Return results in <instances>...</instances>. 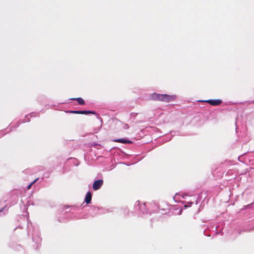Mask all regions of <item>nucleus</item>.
Masks as SVG:
<instances>
[{"label": "nucleus", "instance_id": "nucleus-9", "mask_svg": "<svg viewBox=\"0 0 254 254\" xmlns=\"http://www.w3.org/2000/svg\"><path fill=\"white\" fill-rule=\"evenodd\" d=\"M38 180V178L36 179V180H35L34 181H33L30 184H29L27 187V190H29L31 186L34 184Z\"/></svg>", "mask_w": 254, "mask_h": 254}, {"label": "nucleus", "instance_id": "nucleus-2", "mask_svg": "<svg viewBox=\"0 0 254 254\" xmlns=\"http://www.w3.org/2000/svg\"><path fill=\"white\" fill-rule=\"evenodd\" d=\"M103 185V180H98L95 181L93 184V189L97 190L101 188Z\"/></svg>", "mask_w": 254, "mask_h": 254}, {"label": "nucleus", "instance_id": "nucleus-12", "mask_svg": "<svg viewBox=\"0 0 254 254\" xmlns=\"http://www.w3.org/2000/svg\"><path fill=\"white\" fill-rule=\"evenodd\" d=\"M253 103H254V101H251V102L249 103V104H253Z\"/></svg>", "mask_w": 254, "mask_h": 254}, {"label": "nucleus", "instance_id": "nucleus-8", "mask_svg": "<svg viewBox=\"0 0 254 254\" xmlns=\"http://www.w3.org/2000/svg\"><path fill=\"white\" fill-rule=\"evenodd\" d=\"M95 114V112L92 111H81L80 114Z\"/></svg>", "mask_w": 254, "mask_h": 254}, {"label": "nucleus", "instance_id": "nucleus-3", "mask_svg": "<svg viewBox=\"0 0 254 254\" xmlns=\"http://www.w3.org/2000/svg\"><path fill=\"white\" fill-rule=\"evenodd\" d=\"M205 102L210 104L212 106H218L222 103V100L220 99L208 100Z\"/></svg>", "mask_w": 254, "mask_h": 254}, {"label": "nucleus", "instance_id": "nucleus-11", "mask_svg": "<svg viewBox=\"0 0 254 254\" xmlns=\"http://www.w3.org/2000/svg\"><path fill=\"white\" fill-rule=\"evenodd\" d=\"M129 128V126L127 124H125L124 126V129H128Z\"/></svg>", "mask_w": 254, "mask_h": 254}, {"label": "nucleus", "instance_id": "nucleus-1", "mask_svg": "<svg viewBox=\"0 0 254 254\" xmlns=\"http://www.w3.org/2000/svg\"><path fill=\"white\" fill-rule=\"evenodd\" d=\"M162 102H169L173 101L176 98V96L175 95H168V94H163Z\"/></svg>", "mask_w": 254, "mask_h": 254}, {"label": "nucleus", "instance_id": "nucleus-6", "mask_svg": "<svg viewBox=\"0 0 254 254\" xmlns=\"http://www.w3.org/2000/svg\"><path fill=\"white\" fill-rule=\"evenodd\" d=\"M91 199H92V194L90 192H88L86 193V196L85 198V202L87 204H89L91 202Z\"/></svg>", "mask_w": 254, "mask_h": 254}, {"label": "nucleus", "instance_id": "nucleus-7", "mask_svg": "<svg viewBox=\"0 0 254 254\" xmlns=\"http://www.w3.org/2000/svg\"><path fill=\"white\" fill-rule=\"evenodd\" d=\"M72 99L78 102V104H79V105H83L85 104L84 101L81 97H78V98H73Z\"/></svg>", "mask_w": 254, "mask_h": 254}, {"label": "nucleus", "instance_id": "nucleus-10", "mask_svg": "<svg viewBox=\"0 0 254 254\" xmlns=\"http://www.w3.org/2000/svg\"><path fill=\"white\" fill-rule=\"evenodd\" d=\"M81 111H69V113L72 114H80Z\"/></svg>", "mask_w": 254, "mask_h": 254}, {"label": "nucleus", "instance_id": "nucleus-5", "mask_svg": "<svg viewBox=\"0 0 254 254\" xmlns=\"http://www.w3.org/2000/svg\"><path fill=\"white\" fill-rule=\"evenodd\" d=\"M114 141L116 142L121 143H124V144H127V143L130 144V143H132V141H131L129 140H127V139H124V138L115 139V140H114Z\"/></svg>", "mask_w": 254, "mask_h": 254}, {"label": "nucleus", "instance_id": "nucleus-4", "mask_svg": "<svg viewBox=\"0 0 254 254\" xmlns=\"http://www.w3.org/2000/svg\"><path fill=\"white\" fill-rule=\"evenodd\" d=\"M151 96V99L153 100L162 101L163 94L154 93Z\"/></svg>", "mask_w": 254, "mask_h": 254}, {"label": "nucleus", "instance_id": "nucleus-13", "mask_svg": "<svg viewBox=\"0 0 254 254\" xmlns=\"http://www.w3.org/2000/svg\"><path fill=\"white\" fill-rule=\"evenodd\" d=\"M1 211H2V210H0V212Z\"/></svg>", "mask_w": 254, "mask_h": 254}]
</instances>
